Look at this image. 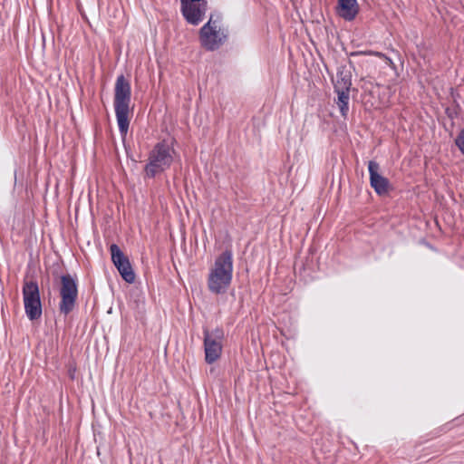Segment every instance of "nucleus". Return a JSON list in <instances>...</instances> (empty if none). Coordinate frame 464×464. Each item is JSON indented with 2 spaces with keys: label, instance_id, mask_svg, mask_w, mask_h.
<instances>
[{
  "label": "nucleus",
  "instance_id": "obj_1",
  "mask_svg": "<svg viewBox=\"0 0 464 464\" xmlns=\"http://www.w3.org/2000/svg\"><path fill=\"white\" fill-rule=\"evenodd\" d=\"M233 277V254L226 249L214 261L208 276V288L214 295H223L229 288Z\"/></svg>",
  "mask_w": 464,
  "mask_h": 464
},
{
  "label": "nucleus",
  "instance_id": "obj_13",
  "mask_svg": "<svg viewBox=\"0 0 464 464\" xmlns=\"http://www.w3.org/2000/svg\"><path fill=\"white\" fill-rule=\"evenodd\" d=\"M337 93L336 104L341 115L346 117L349 111L350 91H334Z\"/></svg>",
  "mask_w": 464,
  "mask_h": 464
},
{
  "label": "nucleus",
  "instance_id": "obj_2",
  "mask_svg": "<svg viewBox=\"0 0 464 464\" xmlns=\"http://www.w3.org/2000/svg\"><path fill=\"white\" fill-rule=\"evenodd\" d=\"M130 101V83L123 74H121L115 82L113 105L119 131L122 139L126 137L129 130Z\"/></svg>",
  "mask_w": 464,
  "mask_h": 464
},
{
  "label": "nucleus",
  "instance_id": "obj_10",
  "mask_svg": "<svg viewBox=\"0 0 464 464\" xmlns=\"http://www.w3.org/2000/svg\"><path fill=\"white\" fill-rule=\"evenodd\" d=\"M368 170L370 175V185L379 196L388 194L390 191V181L388 179L380 174V165L374 160L368 163Z\"/></svg>",
  "mask_w": 464,
  "mask_h": 464
},
{
  "label": "nucleus",
  "instance_id": "obj_5",
  "mask_svg": "<svg viewBox=\"0 0 464 464\" xmlns=\"http://www.w3.org/2000/svg\"><path fill=\"white\" fill-rule=\"evenodd\" d=\"M60 295L59 310L62 314L67 315L74 309L78 296L76 279L70 274L61 276Z\"/></svg>",
  "mask_w": 464,
  "mask_h": 464
},
{
  "label": "nucleus",
  "instance_id": "obj_12",
  "mask_svg": "<svg viewBox=\"0 0 464 464\" xmlns=\"http://www.w3.org/2000/svg\"><path fill=\"white\" fill-rule=\"evenodd\" d=\"M352 86V79L350 72L344 69H339L336 73L334 82V91L343 90L350 91Z\"/></svg>",
  "mask_w": 464,
  "mask_h": 464
},
{
  "label": "nucleus",
  "instance_id": "obj_7",
  "mask_svg": "<svg viewBox=\"0 0 464 464\" xmlns=\"http://www.w3.org/2000/svg\"><path fill=\"white\" fill-rule=\"evenodd\" d=\"M205 361L211 364L215 362L222 353L224 331L221 328H215L212 331L203 330Z\"/></svg>",
  "mask_w": 464,
  "mask_h": 464
},
{
  "label": "nucleus",
  "instance_id": "obj_15",
  "mask_svg": "<svg viewBox=\"0 0 464 464\" xmlns=\"http://www.w3.org/2000/svg\"><path fill=\"white\" fill-rule=\"evenodd\" d=\"M376 55L379 56V57H382V58H385V60L387 61V63L389 65H393V62L392 59L388 58L387 56H385L383 53H376Z\"/></svg>",
  "mask_w": 464,
  "mask_h": 464
},
{
  "label": "nucleus",
  "instance_id": "obj_14",
  "mask_svg": "<svg viewBox=\"0 0 464 464\" xmlns=\"http://www.w3.org/2000/svg\"><path fill=\"white\" fill-rule=\"evenodd\" d=\"M455 143L460 152L464 155V129L460 130L459 134L456 138Z\"/></svg>",
  "mask_w": 464,
  "mask_h": 464
},
{
  "label": "nucleus",
  "instance_id": "obj_6",
  "mask_svg": "<svg viewBox=\"0 0 464 464\" xmlns=\"http://www.w3.org/2000/svg\"><path fill=\"white\" fill-rule=\"evenodd\" d=\"M23 297L26 316L31 320H36L42 315V304L39 286L36 282H25L23 287Z\"/></svg>",
  "mask_w": 464,
  "mask_h": 464
},
{
  "label": "nucleus",
  "instance_id": "obj_11",
  "mask_svg": "<svg viewBox=\"0 0 464 464\" xmlns=\"http://www.w3.org/2000/svg\"><path fill=\"white\" fill-rule=\"evenodd\" d=\"M359 12L356 0H338L337 14L345 21H353Z\"/></svg>",
  "mask_w": 464,
  "mask_h": 464
},
{
  "label": "nucleus",
  "instance_id": "obj_4",
  "mask_svg": "<svg viewBox=\"0 0 464 464\" xmlns=\"http://www.w3.org/2000/svg\"><path fill=\"white\" fill-rule=\"evenodd\" d=\"M227 29L221 27L220 16L211 14L208 21L199 30V40L203 48L207 51H216L227 40Z\"/></svg>",
  "mask_w": 464,
  "mask_h": 464
},
{
  "label": "nucleus",
  "instance_id": "obj_3",
  "mask_svg": "<svg viewBox=\"0 0 464 464\" xmlns=\"http://www.w3.org/2000/svg\"><path fill=\"white\" fill-rule=\"evenodd\" d=\"M175 155L172 142L164 140L156 143L149 152L144 167L145 176L153 179L166 171L172 165Z\"/></svg>",
  "mask_w": 464,
  "mask_h": 464
},
{
  "label": "nucleus",
  "instance_id": "obj_9",
  "mask_svg": "<svg viewBox=\"0 0 464 464\" xmlns=\"http://www.w3.org/2000/svg\"><path fill=\"white\" fill-rule=\"evenodd\" d=\"M208 10V2L187 3L183 1L181 13L186 21L193 25L202 22Z\"/></svg>",
  "mask_w": 464,
  "mask_h": 464
},
{
  "label": "nucleus",
  "instance_id": "obj_8",
  "mask_svg": "<svg viewBox=\"0 0 464 464\" xmlns=\"http://www.w3.org/2000/svg\"><path fill=\"white\" fill-rule=\"evenodd\" d=\"M110 252L111 261L123 280L130 284L133 283L135 281V274L128 257L116 244L111 245Z\"/></svg>",
  "mask_w": 464,
  "mask_h": 464
}]
</instances>
